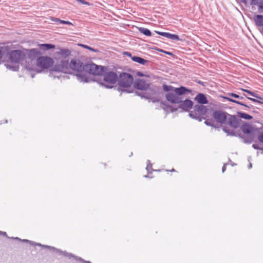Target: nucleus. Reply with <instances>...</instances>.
<instances>
[{
  "instance_id": "obj_1",
  "label": "nucleus",
  "mask_w": 263,
  "mask_h": 263,
  "mask_svg": "<svg viewBox=\"0 0 263 263\" xmlns=\"http://www.w3.org/2000/svg\"><path fill=\"white\" fill-rule=\"evenodd\" d=\"M164 91L168 92L165 95L166 100L172 103L179 104L182 100L181 96L186 92L190 93L191 91L183 86L175 88L171 85H163Z\"/></svg>"
},
{
  "instance_id": "obj_2",
  "label": "nucleus",
  "mask_w": 263,
  "mask_h": 263,
  "mask_svg": "<svg viewBox=\"0 0 263 263\" xmlns=\"http://www.w3.org/2000/svg\"><path fill=\"white\" fill-rule=\"evenodd\" d=\"M212 117L215 121L221 125L228 124L233 128L239 126L238 119L235 116L230 115L221 110H215L212 113Z\"/></svg>"
},
{
  "instance_id": "obj_3",
  "label": "nucleus",
  "mask_w": 263,
  "mask_h": 263,
  "mask_svg": "<svg viewBox=\"0 0 263 263\" xmlns=\"http://www.w3.org/2000/svg\"><path fill=\"white\" fill-rule=\"evenodd\" d=\"M25 57L23 52L21 50H13L9 55L10 61L5 64L7 68L13 71H17L19 69V63L23 64V62Z\"/></svg>"
},
{
  "instance_id": "obj_4",
  "label": "nucleus",
  "mask_w": 263,
  "mask_h": 263,
  "mask_svg": "<svg viewBox=\"0 0 263 263\" xmlns=\"http://www.w3.org/2000/svg\"><path fill=\"white\" fill-rule=\"evenodd\" d=\"M133 81V77L130 74L125 72L121 73L118 79L119 89L122 92H132L131 86Z\"/></svg>"
},
{
  "instance_id": "obj_5",
  "label": "nucleus",
  "mask_w": 263,
  "mask_h": 263,
  "mask_svg": "<svg viewBox=\"0 0 263 263\" xmlns=\"http://www.w3.org/2000/svg\"><path fill=\"white\" fill-rule=\"evenodd\" d=\"M69 67L74 71H77L76 77L80 82H87V78L84 72V65L80 60H72Z\"/></svg>"
},
{
  "instance_id": "obj_6",
  "label": "nucleus",
  "mask_w": 263,
  "mask_h": 263,
  "mask_svg": "<svg viewBox=\"0 0 263 263\" xmlns=\"http://www.w3.org/2000/svg\"><path fill=\"white\" fill-rule=\"evenodd\" d=\"M118 77L116 73L112 71L106 72L103 75V82H100V84L104 86L107 88H111L113 85L118 81Z\"/></svg>"
},
{
  "instance_id": "obj_7",
  "label": "nucleus",
  "mask_w": 263,
  "mask_h": 263,
  "mask_svg": "<svg viewBox=\"0 0 263 263\" xmlns=\"http://www.w3.org/2000/svg\"><path fill=\"white\" fill-rule=\"evenodd\" d=\"M70 64L68 62V60L66 59H61V64L60 65H55L51 70V74L52 76H54V77H57L59 78L61 74L57 75V73H59L60 72L66 73L67 72V70L68 67H69Z\"/></svg>"
},
{
  "instance_id": "obj_8",
  "label": "nucleus",
  "mask_w": 263,
  "mask_h": 263,
  "mask_svg": "<svg viewBox=\"0 0 263 263\" xmlns=\"http://www.w3.org/2000/svg\"><path fill=\"white\" fill-rule=\"evenodd\" d=\"M208 111L206 106L201 104H197L194 106V110L190 112L189 116L196 120L201 121V116L204 115Z\"/></svg>"
},
{
  "instance_id": "obj_9",
  "label": "nucleus",
  "mask_w": 263,
  "mask_h": 263,
  "mask_svg": "<svg viewBox=\"0 0 263 263\" xmlns=\"http://www.w3.org/2000/svg\"><path fill=\"white\" fill-rule=\"evenodd\" d=\"M104 72V67L93 63L87 64L84 65V72L87 77V73L93 75H101Z\"/></svg>"
},
{
  "instance_id": "obj_10",
  "label": "nucleus",
  "mask_w": 263,
  "mask_h": 263,
  "mask_svg": "<svg viewBox=\"0 0 263 263\" xmlns=\"http://www.w3.org/2000/svg\"><path fill=\"white\" fill-rule=\"evenodd\" d=\"M52 59L48 57H40L36 60L37 66L43 69H48L53 64Z\"/></svg>"
},
{
  "instance_id": "obj_11",
  "label": "nucleus",
  "mask_w": 263,
  "mask_h": 263,
  "mask_svg": "<svg viewBox=\"0 0 263 263\" xmlns=\"http://www.w3.org/2000/svg\"><path fill=\"white\" fill-rule=\"evenodd\" d=\"M36 245H37V246H42V247H43L46 248H48V249L54 250L57 252L59 253L60 255H64L65 256H67L69 258H70L71 257H73V258H76V259H78V260H79L80 261H83V262H84L85 263H91L89 261L84 260V259H83L81 257H78L77 256H74L73 255H72L71 253H67L66 251H61L60 250L56 249L55 248H54L53 247H51V246H49L42 245L40 243H36Z\"/></svg>"
},
{
  "instance_id": "obj_12",
  "label": "nucleus",
  "mask_w": 263,
  "mask_h": 263,
  "mask_svg": "<svg viewBox=\"0 0 263 263\" xmlns=\"http://www.w3.org/2000/svg\"><path fill=\"white\" fill-rule=\"evenodd\" d=\"M71 54V52L68 49H59L58 51H57L55 53V58L56 59H66L68 58Z\"/></svg>"
},
{
  "instance_id": "obj_13",
  "label": "nucleus",
  "mask_w": 263,
  "mask_h": 263,
  "mask_svg": "<svg viewBox=\"0 0 263 263\" xmlns=\"http://www.w3.org/2000/svg\"><path fill=\"white\" fill-rule=\"evenodd\" d=\"M134 85L135 88L141 90H146L149 87L148 84H147L145 81L141 79L137 80L134 83Z\"/></svg>"
},
{
  "instance_id": "obj_14",
  "label": "nucleus",
  "mask_w": 263,
  "mask_h": 263,
  "mask_svg": "<svg viewBox=\"0 0 263 263\" xmlns=\"http://www.w3.org/2000/svg\"><path fill=\"white\" fill-rule=\"evenodd\" d=\"M179 104V108L184 111L189 110L192 107L193 105V102L191 100L189 99H186L184 101H182L181 100V102H180Z\"/></svg>"
},
{
  "instance_id": "obj_15",
  "label": "nucleus",
  "mask_w": 263,
  "mask_h": 263,
  "mask_svg": "<svg viewBox=\"0 0 263 263\" xmlns=\"http://www.w3.org/2000/svg\"><path fill=\"white\" fill-rule=\"evenodd\" d=\"M155 32L160 35L170 39L172 40H180L179 36L176 34H171L168 32H160L157 31H155Z\"/></svg>"
},
{
  "instance_id": "obj_16",
  "label": "nucleus",
  "mask_w": 263,
  "mask_h": 263,
  "mask_svg": "<svg viewBox=\"0 0 263 263\" xmlns=\"http://www.w3.org/2000/svg\"><path fill=\"white\" fill-rule=\"evenodd\" d=\"M195 100H196L198 103L203 105L208 103V101L206 99V96L201 93H198L195 97Z\"/></svg>"
},
{
  "instance_id": "obj_17",
  "label": "nucleus",
  "mask_w": 263,
  "mask_h": 263,
  "mask_svg": "<svg viewBox=\"0 0 263 263\" xmlns=\"http://www.w3.org/2000/svg\"><path fill=\"white\" fill-rule=\"evenodd\" d=\"M254 21L258 27H263V15L257 14L254 16Z\"/></svg>"
},
{
  "instance_id": "obj_18",
  "label": "nucleus",
  "mask_w": 263,
  "mask_h": 263,
  "mask_svg": "<svg viewBox=\"0 0 263 263\" xmlns=\"http://www.w3.org/2000/svg\"><path fill=\"white\" fill-rule=\"evenodd\" d=\"M132 60L134 62L138 63L141 65H145L147 63H148V61L147 60H146L141 57H137V56H134L132 57Z\"/></svg>"
},
{
  "instance_id": "obj_19",
  "label": "nucleus",
  "mask_w": 263,
  "mask_h": 263,
  "mask_svg": "<svg viewBox=\"0 0 263 263\" xmlns=\"http://www.w3.org/2000/svg\"><path fill=\"white\" fill-rule=\"evenodd\" d=\"M40 49L43 50H48L55 48V46L50 44H39Z\"/></svg>"
},
{
  "instance_id": "obj_20",
  "label": "nucleus",
  "mask_w": 263,
  "mask_h": 263,
  "mask_svg": "<svg viewBox=\"0 0 263 263\" xmlns=\"http://www.w3.org/2000/svg\"><path fill=\"white\" fill-rule=\"evenodd\" d=\"M40 54L41 53L37 49H32L29 50L28 55L29 58L31 59L37 56Z\"/></svg>"
},
{
  "instance_id": "obj_21",
  "label": "nucleus",
  "mask_w": 263,
  "mask_h": 263,
  "mask_svg": "<svg viewBox=\"0 0 263 263\" xmlns=\"http://www.w3.org/2000/svg\"><path fill=\"white\" fill-rule=\"evenodd\" d=\"M138 30L139 31V32L140 33H142L146 36H150L152 35V33H151V31L147 28H143V27H139L138 28Z\"/></svg>"
},
{
  "instance_id": "obj_22",
  "label": "nucleus",
  "mask_w": 263,
  "mask_h": 263,
  "mask_svg": "<svg viewBox=\"0 0 263 263\" xmlns=\"http://www.w3.org/2000/svg\"><path fill=\"white\" fill-rule=\"evenodd\" d=\"M238 115L240 118L246 120H250L253 118L252 116L245 112H238Z\"/></svg>"
},
{
  "instance_id": "obj_23",
  "label": "nucleus",
  "mask_w": 263,
  "mask_h": 263,
  "mask_svg": "<svg viewBox=\"0 0 263 263\" xmlns=\"http://www.w3.org/2000/svg\"><path fill=\"white\" fill-rule=\"evenodd\" d=\"M225 99H227V100L230 101V102H234V103H237L239 105H242V106H246V107H249V108H251L252 106L251 105V106H248L241 102H239V101H236V100H235L233 99H231L229 97H225Z\"/></svg>"
},
{
  "instance_id": "obj_24",
  "label": "nucleus",
  "mask_w": 263,
  "mask_h": 263,
  "mask_svg": "<svg viewBox=\"0 0 263 263\" xmlns=\"http://www.w3.org/2000/svg\"><path fill=\"white\" fill-rule=\"evenodd\" d=\"M242 131L246 134H250L252 132V127L249 125H246L241 127Z\"/></svg>"
},
{
  "instance_id": "obj_25",
  "label": "nucleus",
  "mask_w": 263,
  "mask_h": 263,
  "mask_svg": "<svg viewBox=\"0 0 263 263\" xmlns=\"http://www.w3.org/2000/svg\"><path fill=\"white\" fill-rule=\"evenodd\" d=\"M223 130L228 134V135L230 136H234L235 133L233 130H231L230 129H228L227 127L223 126Z\"/></svg>"
},
{
  "instance_id": "obj_26",
  "label": "nucleus",
  "mask_w": 263,
  "mask_h": 263,
  "mask_svg": "<svg viewBox=\"0 0 263 263\" xmlns=\"http://www.w3.org/2000/svg\"><path fill=\"white\" fill-rule=\"evenodd\" d=\"M80 46H82L83 47H84L85 49H88L90 51H92L93 52H98L99 51V50L98 49L92 48H91L87 45H86L81 44Z\"/></svg>"
},
{
  "instance_id": "obj_27",
  "label": "nucleus",
  "mask_w": 263,
  "mask_h": 263,
  "mask_svg": "<svg viewBox=\"0 0 263 263\" xmlns=\"http://www.w3.org/2000/svg\"><path fill=\"white\" fill-rule=\"evenodd\" d=\"M204 123L207 125L211 126L213 127H216L215 124L212 120H207L204 122Z\"/></svg>"
},
{
  "instance_id": "obj_28",
  "label": "nucleus",
  "mask_w": 263,
  "mask_h": 263,
  "mask_svg": "<svg viewBox=\"0 0 263 263\" xmlns=\"http://www.w3.org/2000/svg\"><path fill=\"white\" fill-rule=\"evenodd\" d=\"M257 139L260 142L263 143V132H261L258 133Z\"/></svg>"
},
{
  "instance_id": "obj_29",
  "label": "nucleus",
  "mask_w": 263,
  "mask_h": 263,
  "mask_svg": "<svg viewBox=\"0 0 263 263\" xmlns=\"http://www.w3.org/2000/svg\"><path fill=\"white\" fill-rule=\"evenodd\" d=\"M229 96H231V97H233L235 98H237V99H243V97H242V96H240L236 93H229Z\"/></svg>"
},
{
  "instance_id": "obj_30",
  "label": "nucleus",
  "mask_w": 263,
  "mask_h": 263,
  "mask_svg": "<svg viewBox=\"0 0 263 263\" xmlns=\"http://www.w3.org/2000/svg\"><path fill=\"white\" fill-rule=\"evenodd\" d=\"M246 97H247V98L251 101H252V102H255V103H263V102L261 101H259V100H258L257 99H254V98H250V97H247L245 95H244Z\"/></svg>"
},
{
  "instance_id": "obj_31",
  "label": "nucleus",
  "mask_w": 263,
  "mask_h": 263,
  "mask_svg": "<svg viewBox=\"0 0 263 263\" xmlns=\"http://www.w3.org/2000/svg\"><path fill=\"white\" fill-rule=\"evenodd\" d=\"M258 10L260 12H263V0H260Z\"/></svg>"
},
{
  "instance_id": "obj_32",
  "label": "nucleus",
  "mask_w": 263,
  "mask_h": 263,
  "mask_svg": "<svg viewBox=\"0 0 263 263\" xmlns=\"http://www.w3.org/2000/svg\"><path fill=\"white\" fill-rule=\"evenodd\" d=\"M252 147H253L254 149H259V150H261V151H262V153H263V148H262L261 147H260V146H259V144H256V143H255V144H253V145H252Z\"/></svg>"
},
{
  "instance_id": "obj_33",
  "label": "nucleus",
  "mask_w": 263,
  "mask_h": 263,
  "mask_svg": "<svg viewBox=\"0 0 263 263\" xmlns=\"http://www.w3.org/2000/svg\"><path fill=\"white\" fill-rule=\"evenodd\" d=\"M260 0H252L251 4L256 5L258 7Z\"/></svg>"
},
{
  "instance_id": "obj_34",
  "label": "nucleus",
  "mask_w": 263,
  "mask_h": 263,
  "mask_svg": "<svg viewBox=\"0 0 263 263\" xmlns=\"http://www.w3.org/2000/svg\"><path fill=\"white\" fill-rule=\"evenodd\" d=\"M148 164H147L146 168L148 173L149 170L152 168V164L150 163V162L149 160L148 161Z\"/></svg>"
},
{
  "instance_id": "obj_35",
  "label": "nucleus",
  "mask_w": 263,
  "mask_h": 263,
  "mask_svg": "<svg viewBox=\"0 0 263 263\" xmlns=\"http://www.w3.org/2000/svg\"><path fill=\"white\" fill-rule=\"evenodd\" d=\"M61 23L63 24H66V25H72V24L71 22H70L69 21H63V20H61Z\"/></svg>"
},
{
  "instance_id": "obj_36",
  "label": "nucleus",
  "mask_w": 263,
  "mask_h": 263,
  "mask_svg": "<svg viewBox=\"0 0 263 263\" xmlns=\"http://www.w3.org/2000/svg\"><path fill=\"white\" fill-rule=\"evenodd\" d=\"M125 55L130 57L132 59V57H133L134 56L132 55V54H131V53L129 52H125L124 53Z\"/></svg>"
},
{
  "instance_id": "obj_37",
  "label": "nucleus",
  "mask_w": 263,
  "mask_h": 263,
  "mask_svg": "<svg viewBox=\"0 0 263 263\" xmlns=\"http://www.w3.org/2000/svg\"><path fill=\"white\" fill-rule=\"evenodd\" d=\"M254 98H257V99H258L261 101L263 100V98H261V97H260L257 93H256L255 96H254Z\"/></svg>"
},
{
  "instance_id": "obj_38",
  "label": "nucleus",
  "mask_w": 263,
  "mask_h": 263,
  "mask_svg": "<svg viewBox=\"0 0 263 263\" xmlns=\"http://www.w3.org/2000/svg\"><path fill=\"white\" fill-rule=\"evenodd\" d=\"M52 20H53V21H55L56 22H59L60 23H61V20H60L59 18H54Z\"/></svg>"
},
{
  "instance_id": "obj_39",
  "label": "nucleus",
  "mask_w": 263,
  "mask_h": 263,
  "mask_svg": "<svg viewBox=\"0 0 263 263\" xmlns=\"http://www.w3.org/2000/svg\"><path fill=\"white\" fill-rule=\"evenodd\" d=\"M250 95H251V96L254 97L256 93L255 92H252L251 91H250L249 92V93Z\"/></svg>"
},
{
  "instance_id": "obj_40",
  "label": "nucleus",
  "mask_w": 263,
  "mask_h": 263,
  "mask_svg": "<svg viewBox=\"0 0 263 263\" xmlns=\"http://www.w3.org/2000/svg\"><path fill=\"white\" fill-rule=\"evenodd\" d=\"M23 241H25V242H29L30 243H32V242L29 240H27V239H23L22 240Z\"/></svg>"
},
{
  "instance_id": "obj_41",
  "label": "nucleus",
  "mask_w": 263,
  "mask_h": 263,
  "mask_svg": "<svg viewBox=\"0 0 263 263\" xmlns=\"http://www.w3.org/2000/svg\"><path fill=\"white\" fill-rule=\"evenodd\" d=\"M226 165H224L222 168V172L223 173L226 171Z\"/></svg>"
},
{
  "instance_id": "obj_42",
  "label": "nucleus",
  "mask_w": 263,
  "mask_h": 263,
  "mask_svg": "<svg viewBox=\"0 0 263 263\" xmlns=\"http://www.w3.org/2000/svg\"><path fill=\"white\" fill-rule=\"evenodd\" d=\"M242 90L248 93V94L249 93V92H250V90H247V89H242Z\"/></svg>"
},
{
  "instance_id": "obj_43",
  "label": "nucleus",
  "mask_w": 263,
  "mask_h": 263,
  "mask_svg": "<svg viewBox=\"0 0 263 263\" xmlns=\"http://www.w3.org/2000/svg\"><path fill=\"white\" fill-rule=\"evenodd\" d=\"M161 51L162 52H163L165 53H166V54H172V53H170V52H169L164 51H163L162 50H161Z\"/></svg>"
},
{
  "instance_id": "obj_44",
  "label": "nucleus",
  "mask_w": 263,
  "mask_h": 263,
  "mask_svg": "<svg viewBox=\"0 0 263 263\" xmlns=\"http://www.w3.org/2000/svg\"><path fill=\"white\" fill-rule=\"evenodd\" d=\"M244 141H245V142H246V143H251V141L247 140L246 139H245V140H244Z\"/></svg>"
},
{
  "instance_id": "obj_45",
  "label": "nucleus",
  "mask_w": 263,
  "mask_h": 263,
  "mask_svg": "<svg viewBox=\"0 0 263 263\" xmlns=\"http://www.w3.org/2000/svg\"><path fill=\"white\" fill-rule=\"evenodd\" d=\"M2 55H3V54H2V51L0 49V59L2 58Z\"/></svg>"
},
{
  "instance_id": "obj_46",
  "label": "nucleus",
  "mask_w": 263,
  "mask_h": 263,
  "mask_svg": "<svg viewBox=\"0 0 263 263\" xmlns=\"http://www.w3.org/2000/svg\"><path fill=\"white\" fill-rule=\"evenodd\" d=\"M0 233L3 234L4 235H6V232H2L0 231Z\"/></svg>"
},
{
  "instance_id": "obj_47",
  "label": "nucleus",
  "mask_w": 263,
  "mask_h": 263,
  "mask_svg": "<svg viewBox=\"0 0 263 263\" xmlns=\"http://www.w3.org/2000/svg\"><path fill=\"white\" fill-rule=\"evenodd\" d=\"M252 167V164L250 163L249 165V168H251Z\"/></svg>"
},
{
  "instance_id": "obj_48",
  "label": "nucleus",
  "mask_w": 263,
  "mask_h": 263,
  "mask_svg": "<svg viewBox=\"0 0 263 263\" xmlns=\"http://www.w3.org/2000/svg\"><path fill=\"white\" fill-rule=\"evenodd\" d=\"M13 239H18V240H21V239L18 238V237H16V238H13Z\"/></svg>"
},
{
  "instance_id": "obj_49",
  "label": "nucleus",
  "mask_w": 263,
  "mask_h": 263,
  "mask_svg": "<svg viewBox=\"0 0 263 263\" xmlns=\"http://www.w3.org/2000/svg\"><path fill=\"white\" fill-rule=\"evenodd\" d=\"M171 171H172V172H174V171H175V170H174V169H172V170H171Z\"/></svg>"
}]
</instances>
